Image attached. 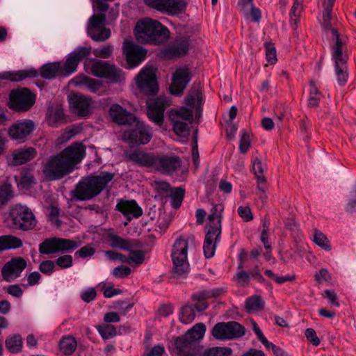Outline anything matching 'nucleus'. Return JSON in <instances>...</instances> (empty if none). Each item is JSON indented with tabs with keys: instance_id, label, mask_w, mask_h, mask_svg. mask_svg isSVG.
I'll return each instance as SVG.
<instances>
[{
	"instance_id": "18",
	"label": "nucleus",
	"mask_w": 356,
	"mask_h": 356,
	"mask_svg": "<svg viewBox=\"0 0 356 356\" xmlns=\"http://www.w3.org/2000/svg\"><path fill=\"white\" fill-rule=\"evenodd\" d=\"M123 51L131 68L139 65L145 59L147 54L145 49L127 40L124 41Z\"/></svg>"
},
{
	"instance_id": "15",
	"label": "nucleus",
	"mask_w": 356,
	"mask_h": 356,
	"mask_svg": "<svg viewBox=\"0 0 356 356\" xmlns=\"http://www.w3.org/2000/svg\"><path fill=\"white\" fill-rule=\"evenodd\" d=\"M35 103V97L27 88L13 90L10 95V108L17 111H26Z\"/></svg>"
},
{
	"instance_id": "43",
	"label": "nucleus",
	"mask_w": 356,
	"mask_h": 356,
	"mask_svg": "<svg viewBox=\"0 0 356 356\" xmlns=\"http://www.w3.org/2000/svg\"><path fill=\"white\" fill-rule=\"evenodd\" d=\"M232 350L227 347H213L204 351L202 356H230Z\"/></svg>"
},
{
	"instance_id": "5",
	"label": "nucleus",
	"mask_w": 356,
	"mask_h": 356,
	"mask_svg": "<svg viewBox=\"0 0 356 356\" xmlns=\"http://www.w3.org/2000/svg\"><path fill=\"white\" fill-rule=\"evenodd\" d=\"M222 204H215L211 209L206 225L203 250L207 258H211L215 253L216 244L220 241L222 232Z\"/></svg>"
},
{
	"instance_id": "21",
	"label": "nucleus",
	"mask_w": 356,
	"mask_h": 356,
	"mask_svg": "<svg viewBox=\"0 0 356 356\" xmlns=\"http://www.w3.org/2000/svg\"><path fill=\"white\" fill-rule=\"evenodd\" d=\"M35 128L32 120H23L16 122L8 129V135L13 140L24 141Z\"/></svg>"
},
{
	"instance_id": "31",
	"label": "nucleus",
	"mask_w": 356,
	"mask_h": 356,
	"mask_svg": "<svg viewBox=\"0 0 356 356\" xmlns=\"http://www.w3.org/2000/svg\"><path fill=\"white\" fill-rule=\"evenodd\" d=\"M22 244V241L16 236L12 235L0 236V252L20 248Z\"/></svg>"
},
{
	"instance_id": "52",
	"label": "nucleus",
	"mask_w": 356,
	"mask_h": 356,
	"mask_svg": "<svg viewBox=\"0 0 356 356\" xmlns=\"http://www.w3.org/2000/svg\"><path fill=\"white\" fill-rule=\"evenodd\" d=\"M54 262L60 268L65 269L72 266L73 259L71 255L64 254L57 258Z\"/></svg>"
},
{
	"instance_id": "46",
	"label": "nucleus",
	"mask_w": 356,
	"mask_h": 356,
	"mask_svg": "<svg viewBox=\"0 0 356 356\" xmlns=\"http://www.w3.org/2000/svg\"><path fill=\"white\" fill-rule=\"evenodd\" d=\"M129 251L131 252V255L129 256V264L134 265L138 266L142 264L145 260V253L142 250H133Z\"/></svg>"
},
{
	"instance_id": "13",
	"label": "nucleus",
	"mask_w": 356,
	"mask_h": 356,
	"mask_svg": "<svg viewBox=\"0 0 356 356\" xmlns=\"http://www.w3.org/2000/svg\"><path fill=\"white\" fill-rule=\"evenodd\" d=\"M11 216L15 227L24 231L33 229L37 220L32 211L25 205L17 204L11 211Z\"/></svg>"
},
{
	"instance_id": "32",
	"label": "nucleus",
	"mask_w": 356,
	"mask_h": 356,
	"mask_svg": "<svg viewBox=\"0 0 356 356\" xmlns=\"http://www.w3.org/2000/svg\"><path fill=\"white\" fill-rule=\"evenodd\" d=\"M47 123L51 127H58L64 122V112L60 106L51 108L47 115Z\"/></svg>"
},
{
	"instance_id": "33",
	"label": "nucleus",
	"mask_w": 356,
	"mask_h": 356,
	"mask_svg": "<svg viewBox=\"0 0 356 356\" xmlns=\"http://www.w3.org/2000/svg\"><path fill=\"white\" fill-rule=\"evenodd\" d=\"M71 83L76 86H85L92 92H96L100 88L98 81L85 76L76 77L71 81Z\"/></svg>"
},
{
	"instance_id": "63",
	"label": "nucleus",
	"mask_w": 356,
	"mask_h": 356,
	"mask_svg": "<svg viewBox=\"0 0 356 356\" xmlns=\"http://www.w3.org/2000/svg\"><path fill=\"white\" fill-rule=\"evenodd\" d=\"M241 12L245 15L248 16L250 9H252V0H240L238 2Z\"/></svg>"
},
{
	"instance_id": "42",
	"label": "nucleus",
	"mask_w": 356,
	"mask_h": 356,
	"mask_svg": "<svg viewBox=\"0 0 356 356\" xmlns=\"http://www.w3.org/2000/svg\"><path fill=\"white\" fill-rule=\"evenodd\" d=\"M12 186L8 183H4L0 186V204H6L13 197Z\"/></svg>"
},
{
	"instance_id": "34",
	"label": "nucleus",
	"mask_w": 356,
	"mask_h": 356,
	"mask_svg": "<svg viewBox=\"0 0 356 356\" xmlns=\"http://www.w3.org/2000/svg\"><path fill=\"white\" fill-rule=\"evenodd\" d=\"M76 346V340L72 336L63 337L59 343L60 350L66 355H72L75 351Z\"/></svg>"
},
{
	"instance_id": "64",
	"label": "nucleus",
	"mask_w": 356,
	"mask_h": 356,
	"mask_svg": "<svg viewBox=\"0 0 356 356\" xmlns=\"http://www.w3.org/2000/svg\"><path fill=\"white\" fill-rule=\"evenodd\" d=\"M97 296L96 291L93 288H89L81 294V298L86 302H90L93 300Z\"/></svg>"
},
{
	"instance_id": "62",
	"label": "nucleus",
	"mask_w": 356,
	"mask_h": 356,
	"mask_svg": "<svg viewBox=\"0 0 356 356\" xmlns=\"http://www.w3.org/2000/svg\"><path fill=\"white\" fill-rule=\"evenodd\" d=\"M95 253V248L91 245H86L82 247L79 250H78L75 255H79L81 258H86L88 257H91Z\"/></svg>"
},
{
	"instance_id": "11",
	"label": "nucleus",
	"mask_w": 356,
	"mask_h": 356,
	"mask_svg": "<svg viewBox=\"0 0 356 356\" xmlns=\"http://www.w3.org/2000/svg\"><path fill=\"white\" fill-rule=\"evenodd\" d=\"M245 334V328L236 321L220 322L211 330V335L218 340L239 339Z\"/></svg>"
},
{
	"instance_id": "6",
	"label": "nucleus",
	"mask_w": 356,
	"mask_h": 356,
	"mask_svg": "<svg viewBox=\"0 0 356 356\" xmlns=\"http://www.w3.org/2000/svg\"><path fill=\"white\" fill-rule=\"evenodd\" d=\"M206 331L204 323L195 324L186 334L175 339V346L179 356H200V348L197 341L202 339Z\"/></svg>"
},
{
	"instance_id": "17",
	"label": "nucleus",
	"mask_w": 356,
	"mask_h": 356,
	"mask_svg": "<svg viewBox=\"0 0 356 356\" xmlns=\"http://www.w3.org/2000/svg\"><path fill=\"white\" fill-rule=\"evenodd\" d=\"M148 118L156 124L161 126L165 108L170 105V101L165 97L149 99L147 102Z\"/></svg>"
},
{
	"instance_id": "57",
	"label": "nucleus",
	"mask_w": 356,
	"mask_h": 356,
	"mask_svg": "<svg viewBox=\"0 0 356 356\" xmlns=\"http://www.w3.org/2000/svg\"><path fill=\"white\" fill-rule=\"evenodd\" d=\"M234 279L241 286L248 284L250 280V273L243 270H240L236 274Z\"/></svg>"
},
{
	"instance_id": "37",
	"label": "nucleus",
	"mask_w": 356,
	"mask_h": 356,
	"mask_svg": "<svg viewBox=\"0 0 356 356\" xmlns=\"http://www.w3.org/2000/svg\"><path fill=\"white\" fill-rule=\"evenodd\" d=\"M264 302L258 296H251L245 301V309L249 312L261 310L264 308Z\"/></svg>"
},
{
	"instance_id": "41",
	"label": "nucleus",
	"mask_w": 356,
	"mask_h": 356,
	"mask_svg": "<svg viewBox=\"0 0 356 356\" xmlns=\"http://www.w3.org/2000/svg\"><path fill=\"white\" fill-rule=\"evenodd\" d=\"M313 241L318 246H319L323 250L325 251H330L331 250V245L327 236L321 231L317 229L314 230Z\"/></svg>"
},
{
	"instance_id": "39",
	"label": "nucleus",
	"mask_w": 356,
	"mask_h": 356,
	"mask_svg": "<svg viewBox=\"0 0 356 356\" xmlns=\"http://www.w3.org/2000/svg\"><path fill=\"white\" fill-rule=\"evenodd\" d=\"M188 49V44L183 42L169 47L165 51V54L171 57L180 56L185 55Z\"/></svg>"
},
{
	"instance_id": "49",
	"label": "nucleus",
	"mask_w": 356,
	"mask_h": 356,
	"mask_svg": "<svg viewBox=\"0 0 356 356\" xmlns=\"http://www.w3.org/2000/svg\"><path fill=\"white\" fill-rule=\"evenodd\" d=\"M264 274L269 278L274 280L278 284H283L286 282H289V281H293L295 280V277H296L295 275H288L284 277L277 276L270 270H266L264 271Z\"/></svg>"
},
{
	"instance_id": "44",
	"label": "nucleus",
	"mask_w": 356,
	"mask_h": 356,
	"mask_svg": "<svg viewBox=\"0 0 356 356\" xmlns=\"http://www.w3.org/2000/svg\"><path fill=\"white\" fill-rule=\"evenodd\" d=\"M170 115H175L180 120H186L192 123L193 122V112L191 110L186 108L181 107L179 110L172 111L170 112Z\"/></svg>"
},
{
	"instance_id": "27",
	"label": "nucleus",
	"mask_w": 356,
	"mask_h": 356,
	"mask_svg": "<svg viewBox=\"0 0 356 356\" xmlns=\"http://www.w3.org/2000/svg\"><path fill=\"white\" fill-rule=\"evenodd\" d=\"M38 75V71L33 69L29 70H19L17 72H3L0 73V79L19 81L27 77H36Z\"/></svg>"
},
{
	"instance_id": "54",
	"label": "nucleus",
	"mask_w": 356,
	"mask_h": 356,
	"mask_svg": "<svg viewBox=\"0 0 356 356\" xmlns=\"http://www.w3.org/2000/svg\"><path fill=\"white\" fill-rule=\"evenodd\" d=\"M112 52L113 47L111 45H106L101 48L94 49L92 54L97 57L108 58L111 56Z\"/></svg>"
},
{
	"instance_id": "60",
	"label": "nucleus",
	"mask_w": 356,
	"mask_h": 356,
	"mask_svg": "<svg viewBox=\"0 0 356 356\" xmlns=\"http://www.w3.org/2000/svg\"><path fill=\"white\" fill-rule=\"evenodd\" d=\"M315 280L318 283H323L324 282H330L331 280V276L326 268H321L314 275Z\"/></svg>"
},
{
	"instance_id": "51",
	"label": "nucleus",
	"mask_w": 356,
	"mask_h": 356,
	"mask_svg": "<svg viewBox=\"0 0 356 356\" xmlns=\"http://www.w3.org/2000/svg\"><path fill=\"white\" fill-rule=\"evenodd\" d=\"M257 188L258 190L257 195L259 198L264 202L267 199L266 191L268 189V183L266 178H259V181L257 183Z\"/></svg>"
},
{
	"instance_id": "48",
	"label": "nucleus",
	"mask_w": 356,
	"mask_h": 356,
	"mask_svg": "<svg viewBox=\"0 0 356 356\" xmlns=\"http://www.w3.org/2000/svg\"><path fill=\"white\" fill-rule=\"evenodd\" d=\"M88 35L93 40L102 42L110 37L111 32L109 29L105 28L99 29V31H90V33H88Z\"/></svg>"
},
{
	"instance_id": "19",
	"label": "nucleus",
	"mask_w": 356,
	"mask_h": 356,
	"mask_svg": "<svg viewBox=\"0 0 356 356\" xmlns=\"http://www.w3.org/2000/svg\"><path fill=\"white\" fill-rule=\"evenodd\" d=\"M26 267V261L22 257H15L6 262L1 269V275L4 280L11 282L19 277Z\"/></svg>"
},
{
	"instance_id": "7",
	"label": "nucleus",
	"mask_w": 356,
	"mask_h": 356,
	"mask_svg": "<svg viewBox=\"0 0 356 356\" xmlns=\"http://www.w3.org/2000/svg\"><path fill=\"white\" fill-rule=\"evenodd\" d=\"M189 240L178 238L173 245L172 250V260L173 268L172 276L175 278L185 277L189 272V264L187 260V252Z\"/></svg>"
},
{
	"instance_id": "3",
	"label": "nucleus",
	"mask_w": 356,
	"mask_h": 356,
	"mask_svg": "<svg viewBox=\"0 0 356 356\" xmlns=\"http://www.w3.org/2000/svg\"><path fill=\"white\" fill-rule=\"evenodd\" d=\"M113 178V175L108 172H102L98 176L85 177L71 191L72 198L79 201L90 200L98 195Z\"/></svg>"
},
{
	"instance_id": "26",
	"label": "nucleus",
	"mask_w": 356,
	"mask_h": 356,
	"mask_svg": "<svg viewBox=\"0 0 356 356\" xmlns=\"http://www.w3.org/2000/svg\"><path fill=\"white\" fill-rule=\"evenodd\" d=\"M37 156V151L35 148L29 147L20 148L13 151L12 154V165H20L31 161Z\"/></svg>"
},
{
	"instance_id": "23",
	"label": "nucleus",
	"mask_w": 356,
	"mask_h": 356,
	"mask_svg": "<svg viewBox=\"0 0 356 356\" xmlns=\"http://www.w3.org/2000/svg\"><path fill=\"white\" fill-rule=\"evenodd\" d=\"M113 121L118 124L131 125L136 117L119 104H113L109 109Z\"/></svg>"
},
{
	"instance_id": "29",
	"label": "nucleus",
	"mask_w": 356,
	"mask_h": 356,
	"mask_svg": "<svg viewBox=\"0 0 356 356\" xmlns=\"http://www.w3.org/2000/svg\"><path fill=\"white\" fill-rule=\"evenodd\" d=\"M40 74L45 79H54L57 76H62L61 63L55 62L44 65L40 68Z\"/></svg>"
},
{
	"instance_id": "47",
	"label": "nucleus",
	"mask_w": 356,
	"mask_h": 356,
	"mask_svg": "<svg viewBox=\"0 0 356 356\" xmlns=\"http://www.w3.org/2000/svg\"><path fill=\"white\" fill-rule=\"evenodd\" d=\"M252 169L257 178V182L259 181L260 177L266 178L264 175V173L266 170V164L263 163L259 159H254L253 161Z\"/></svg>"
},
{
	"instance_id": "16",
	"label": "nucleus",
	"mask_w": 356,
	"mask_h": 356,
	"mask_svg": "<svg viewBox=\"0 0 356 356\" xmlns=\"http://www.w3.org/2000/svg\"><path fill=\"white\" fill-rule=\"evenodd\" d=\"M136 84L141 92L147 95H155L159 89L156 75L152 68H145L136 77Z\"/></svg>"
},
{
	"instance_id": "2",
	"label": "nucleus",
	"mask_w": 356,
	"mask_h": 356,
	"mask_svg": "<svg viewBox=\"0 0 356 356\" xmlns=\"http://www.w3.org/2000/svg\"><path fill=\"white\" fill-rule=\"evenodd\" d=\"M129 160L140 165L152 168L158 172L172 175L181 166L180 158L173 154H154L141 151H134L128 155Z\"/></svg>"
},
{
	"instance_id": "8",
	"label": "nucleus",
	"mask_w": 356,
	"mask_h": 356,
	"mask_svg": "<svg viewBox=\"0 0 356 356\" xmlns=\"http://www.w3.org/2000/svg\"><path fill=\"white\" fill-rule=\"evenodd\" d=\"M336 40V44L331 47L332 57L334 61V71L337 83L340 86H344L348 79V56L345 53L346 45H342L340 39L337 38Z\"/></svg>"
},
{
	"instance_id": "20",
	"label": "nucleus",
	"mask_w": 356,
	"mask_h": 356,
	"mask_svg": "<svg viewBox=\"0 0 356 356\" xmlns=\"http://www.w3.org/2000/svg\"><path fill=\"white\" fill-rule=\"evenodd\" d=\"M190 81V71L188 68L177 69L172 75V83L170 86L171 94L177 96L182 95Z\"/></svg>"
},
{
	"instance_id": "10",
	"label": "nucleus",
	"mask_w": 356,
	"mask_h": 356,
	"mask_svg": "<svg viewBox=\"0 0 356 356\" xmlns=\"http://www.w3.org/2000/svg\"><path fill=\"white\" fill-rule=\"evenodd\" d=\"M80 241L67 238L53 237L45 239L39 245L41 254H49L57 252H70L79 248Z\"/></svg>"
},
{
	"instance_id": "22",
	"label": "nucleus",
	"mask_w": 356,
	"mask_h": 356,
	"mask_svg": "<svg viewBox=\"0 0 356 356\" xmlns=\"http://www.w3.org/2000/svg\"><path fill=\"white\" fill-rule=\"evenodd\" d=\"M90 101L91 99L81 94L70 97V104L74 112L81 117H86L91 113Z\"/></svg>"
},
{
	"instance_id": "58",
	"label": "nucleus",
	"mask_w": 356,
	"mask_h": 356,
	"mask_svg": "<svg viewBox=\"0 0 356 356\" xmlns=\"http://www.w3.org/2000/svg\"><path fill=\"white\" fill-rule=\"evenodd\" d=\"M39 270L44 274H51L55 270L54 261H43L39 266Z\"/></svg>"
},
{
	"instance_id": "38",
	"label": "nucleus",
	"mask_w": 356,
	"mask_h": 356,
	"mask_svg": "<svg viewBox=\"0 0 356 356\" xmlns=\"http://www.w3.org/2000/svg\"><path fill=\"white\" fill-rule=\"evenodd\" d=\"M79 63L72 55H69L65 62L61 63L62 76H66L74 72L76 70Z\"/></svg>"
},
{
	"instance_id": "25",
	"label": "nucleus",
	"mask_w": 356,
	"mask_h": 356,
	"mask_svg": "<svg viewBox=\"0 0 356 356\" xmlns=\"http://www.w3.org/2000/svg\"><path fill=\"white\" fill-rule=\"evenodd\" d=\"M332 8L333 7H331V6H323L324 10H323V13L322 26L325 30L330 31V32L332 33V40L333 41V44H336V42H337L336 39L339 38L341 40V44L345 45L346 43V36L340 34L337 29H333L332 27L331 19H332Z\"/></svg>"
},
{
	"instance_id": "40",
	"label": "nucleus",
	"mask_w": 356,
	"mask_h": 356,
	"mask_svg": "<svg viewBox=\"0 0 356 356\" xmlns=\"http://www.w3.org/2000/svg\"><path fill=\"white\" fill-rule=\"evenodd\" d=\"M195 317V309L191 305L184 306L180 312L179 319L181 323L188 324L191 323Z\"/></svg>"
},
{
	"instance_id": "1",
	"label": "nucleus",
	"mask_w": 356,
	"mask_h": 356,
	"mask_svg": "<svg viewBox=\"0 0 356 356\" xmlns=\"http://www.w3.org/2000/svg\"><path fill=\"white\" fill-rule=\"evenodd\" d=\"M86 154V148L76 143L51 156L43 165L42 172L48 180H58L71 173Z\"/></svg>"
},
{
	"instance_id": "24",
	"label": "nucleus",
	"mask_w": 356,
	"mask_h": 356,
	"mask_svg": "<svg viewBox=\"0 0 356 356\" xmlns=\"http://www.w3.org/2000/svg\"><path fill=\"white\" fill-rule=\"evenodd\" d=\"M116 209L122 213L129 221L143 214L141 208L135 200H120L116 205Z\"/></svg>"
},
{
	"instance_id": "35",
	"label": "nucleus",
	"mask_w": 356,
	"mask_h": 356,
	"mask_svg": "<svg viewBox=\"0 0 356 356\" xmlns=\"http://www.w3.org/2000/svg\"><path fill=\"white\" fill-rule=\"evenodd\" d=\"M105 20L106 15L104 13L93 15L88 21V33H90V31H99V29H104Z\"/></svg>"
},
{
	"instance_id": "4",
	"label": "nucleus",
	"mask_w": 356,
	"mask_h": 356,
	"mask_svg": "<svg viewBox=\"0 0 356 356\" xmlns=\"http://www.w3.org/2000/svg\"><path fill=\"white\" fill-rule=\"evenodd\" d=\"M134 34L138 42L161 44L168 40L170 31L159 22L145 19L137 22Z\"/></svg>"
},
{
	"instance_id": "30",
	"label": "nucleus",
	"mask_w": 356,
	"mask_h": 356,
	"mask_svg": "<svg viewBox=\"0 0 356 356\" xmlns=\"http://www.w3.org/2000/svg\"><path fill=\"white\" fill-rule=\"evenodd\" d=\"M6 349L12 354H17L22 351V337L19 334L8 336L5 341Z\"/></svg>"
},
{
	"instance_id": "61",
	"label": "nucleus",
	"mask_w": 356,
	"mask_h": 356,
	"mask_svg": "<svg viewBox=\"0 0 356 356\" xmlns=\"http://www.w3.org/2000/svg\"><path fill=\"white\" fill-rule=\"evenodd\" d=\"M59 209L55 207H51L49 208V220L56 225L57 227L60 226V220L58 218Z\"/></svg>"
},
{
	"instance_id": "28",
	"label": "nucleus",
	"mask_w": 356,
	"mask_h": 356,
	"mask_svg": "<svg viewBox=\"0 0 356 356\" xmlns=\"http://www.w3.org/2000/svg\"><path fill=\"white\" fill-rule=\"evenodd\" d=\"M110 245L115 248H120L127 251H131L134 248V242L129 239L123 238L114 234H108L107 236Z\"/></svg>"
},
{
	"instance_id": "50",
	"label": "nucleus",
	"mask_w": 356,
	"mask_h": 356,
	"mask_svg": "<svg viewBox=\"0 0 356 356\" xmlns=\"http://www.w3.org/2000/svg\"><path fill=\"white\" fill-rule=\"evenodd\" d=\"M90 47H79L74 51H73L70 55H72L77 62L86 58L90 54Z\"/></svg>"
},
{
	"instance_id": "14",
	"label": "nucleus",
	"mask_w": 356,
	"mask_h": 356,
	"mask_svg": "<svg viewBox=\"0 0 356 356\" xmlns=\"http://www.w3.org/2000/svg\"><path fill=\"white\" fill-rule=\"evenodd\" d=\"M144 3L147 6L168 15L179 14L186 6L184 0H144Z\"/></svg>"
},
{
	"instance_id": "9",
	"label": "nucleus",
	"mask_w": 356,
	"mask_h": 356,
	"mask_svg": "<svg viewBox=\"0 0 356 356\" xmlns=\"http://www.w3.org/2000/svg\"><path fill=\"white\" fill-rule=\"evenodd\" d=\"M90 71L95 76L105 79L111 83H120L124 81V74L122 70L106 61L95 60L90 66Z\"/></svg>"
},
{
	"instance_id": "53",
	"label": "nucleus",
	"mask_w": 356,
	"mask_h": 356,
	"mask_svg": "<svg viewBox=\"0 0 356 356\" xmlns=\"http://www.w3.org/2000/svg\"><path fill=\"white\" fill-rule=\"evenodd\" d=\"M98 331L103 339H108L116 334L115 327L112 325H106L98 327Z\"/></svg>"
},
{
	"instance_id": "36",
	"label": "nucleus",
	"mask_w": 356,
	"mask_h": 356,
	"mask_svg": "<svg viewBox=\"0 0 356 356\" xmlns=\"http://www.w3.org/2000/svg\"><path fill=\"white\" fill-rule=\"evenodd\" d=\"M170 119L173 122V130L177 136L186 137L189 134L187 123L180 120L175 115H170Z\"/></svg>"
},
{
	"instance_id": "12",
	"label": "nucleus",
	"mask_w": 356,
	"mask_h": 356,
	"mask_svg": "<svg viewBox=\"0 0 356 356\" xmlns=\"http://www.w3.org/2000/svg\"><path fill=\"white\" fill-rule=\"evenodd\" d=\"M132 128L126 131L124 138L133 145H145L148 143L152 137V128L136 118L132 122Z\"/></svg>"
},
{
	"instance_id": "59",
	"label": "nucleus",
	"mask_w": 356,
	"mask_h": 356,
	"mask_svg": "<svg viewBox=\"0 0 356 356\" xmlns=\"http://www.w3.org/2000/svg\"><path fill=\"white\" fill-rule=\"evenodd\" d=\"M250 146V139L248 134L243 131L241 140H240V144H239V149L241 153L244 154L245 153L248 148Z\"/></svg>"
},
{
	"instance_id": "55",
	"label": "nucleus",
	"mask_w": 356,
	"mask_h": 356,
	"mask_svg": "<svg viewBox=\"0 0 356 356\" xmlns=\"http://www.w3.org/2000/svg\"><path fill=\"white\" fill-rule=\"evenodd\" d=\"M266 57L270 64H274L277 61V55L275 48L268 42L265 43Z\"/></svg>"
},
{
	"instance_id": "45",
	"label": "nucleus",
	"mask_w": 356,
	"mask_h": 356,
	"mask_svg": "<svg viewBox=\"0 0 356 356\" xmlns=\"http://www.w3.org/2000/svg\"><path fill=\"white\" fill-rule=\"evenodd\" d=\"M171 204L173 208L178 209L184 197V190L181 188H175L171 193Z\"/></svg>"
},
{
	"instance_id": "56",
	"label": "nucleus",
	"mask_w": 356,
	"mask_h": 356,
	"mask_svg": "<svg viewBox=\"0 0 356 356\" xmlns=\"http://www.w3.org/2000/svg\"><path fill=\"white\" fill-rule=\"evenodd\" d=\"M131 268L123 265L115 267L113 270V276L120 279L129 276L131 274Z\"/></svg>"
}]
</instances>
